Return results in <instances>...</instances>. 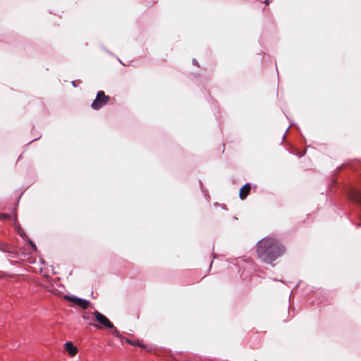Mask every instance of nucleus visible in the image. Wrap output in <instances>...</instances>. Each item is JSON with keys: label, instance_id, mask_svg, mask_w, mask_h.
<instances>
[{"label": "nucleus", "instance_id": "obj_1", "mask_svg": "<svg viewBox=\"0 0 361 361\" xmlns=\"http://www.w3.org/2000/svg\"><path fill=\"white\" fill-rule=\"evenodd\" d=\"M284 251L283 246L273 238H264L257 243V256L264 262L270 263L276 260Z\"/></svg>", "mask_w": 361, "mask_h": 361}, {"label": "nucleus", "instance_id": "obj_2", "mask_svg": "<svg viewBox=\"0 0 361 361\" xmlns=\"http://www.w3.org/2000/svg\"><path fill=\"white\" fill-rule=\"evenodd\" d=\"M109 97L106 96L103 91L97 92L95 99L92 103V108L94 109H99L109 101Z\"/></svg>", "mask_w": 361, "mask_h": 361}, {"label": "nucleus", "instance_id": "obj_3", "mask_svg": "<svg viewBox=\"0 0 361 361\" xmlns=\"http://www.w3.org/2000/svg\"><path fill=\"white\" fill-rule=\"evenodd\" d=\"M95 320L101 325H102L104 327L106 328H113L114 325L113 324L109 321V319L100 313L98 311H94L93 313Z\"/></svg>", "mask_w": 361, "mask_h": 361}, {"label": "nucleus", "instance_id": "obj_4", "mask_svg": "<svg viewBox=\"0 0 361 361\" xmlns=\"http://www.w3.org/2000/svg\"><path fill=\"white\" fill-rule=\"evenodd\" d=\"M349 197L353 201L361 204V192L353 189L349 193Z\"/></svg>", "mask_w": 361, "mask_h": 361}, {"label": "nucleus", "instance_id": "obj_5", "mask_svg": "<svg viewBox=\"0 0 361 361\" xmlns=\"http://www.w3.org/2000/svg\"><path fill=\"white\" fill-rule=\"evenodd\" d=\"M65 350L71 356H74L78 353L77 348L70 341L65 343Z\"/></svg>", "mask_w": 361, "mask_h": 361}, {"label": "nucleus", "instance_id": "obj_6", "mask_svg": "<svg viewBox=\"0 0 361 361\" xmlns=\"http://www.w3.org/2000/svg\"><path fill=\"white\" fill-rule=\"evenodd\" d=\"M250 188H251V187L249 183L244 185L240 188V193H239L240 199L244 200L246 198V197L247 196V195L249 194V192L250 191Z\"/></svg>", "mask_w": 361, "mask_h": 361}, {"label": "nucleus", "instance_id": "obj_7", "mask_svg": "<svg viewBox=\"0 0 361 361\" xmlns=\"http://www.w3.org/2000/svg\"><path fill=\"white\" fill-rule=\"evenodd\" d=\"M77 300L78 302L75 303V305L80 306L82 309H87L90 305V302L87 300H84L79 298V299Z\"/></svg>", "mask_w": 361, "mask_h": 361}, {"label": "nucleus", "instance_id": "obj_8", "mask_svg": "<svg viewBox=\"0 0 361 361\" xmlns=\"http://www.w3.org/2000/svg\"><path fill=\"white\" fill-rule=\"evenodd\" d=\"M64 299H66L68 301H71L73 303L75 304L78 302L77 300H78L79 298H77V297L73 296V295H65L64 296Z\"/></svg>", "mask_w": 361, "mask_h": 361}, {"label": "nucleus", "instance_id": "obj_9", "mask_svg": "<svg viewBox=\"0 0 361 361\" xmlns=\"http://www.w3.org/2000/svg\"><path fill=\"white\" fill-rule=\"evenodd\" d=\"M91 317H92V314L91 313H89V312H85L83 314H82V318L85 320H90L91 319Z\"/></svg>", "mask_w": 361, "mask_h": 361}, {"label": "nucleus", "instance_id": "obj_10", "mask_svg": "<svg viewBox=\"0 0 361 361\" xmlns=\"http://www.w3.org/2000/svg\"><path fill=\"white\" fill-rule=\"evenodd\" d=\"M111 329H112L111 333L113 335L116 336V337H121V334H120L119 331L116 328H114V326Z\"/></svg>", "mask_w": 361, "mask_h": 361}, {"label": "nucleus", "instance_id": "obj_11", "mask_svg": "<svg viewBox=\"0 0 361 361\" xmlns=\"http://www.w3.org/2000/svg\"><path fill=\"white\" fill-rule=\"evenodd\" d=\"M127 342H128V343H130V344H131V345H140V346H141L140 343L139 341H137V342H131L130 341L127 340Z\"/></svg>", "mask_w": 361, "mask_h": 361}, {"label": "nucleus", "instance_id": "obj_12", "mask_svg": "<svg viewBox=\"0 0 361 361\" xmlns=\"http://www.w3.org/2000/svg\"><path fill=\"white\" fill-rule=\"evenodd\" d=\"M9 218V216L5 214H0V219H7Z\"/></svg>", "mask_w": 361, "mask_h": 361}, {"label": "nucleus", "instance_id": "obj_13", "mask_svg": "<svg viewBox=\"0 0 361 361\" xmlns=\"http://www.w3.org/2000/svg\"><path fill=\"white\" fill-rule=\"evenodd\" d=\"M90 324L94 326V327H96L97 329H100L101 328V326H99V324H92V323H90Z\"/></svg>", "mask_w": 361, "mask_h": 361}, {"label": "nucleus", "instance_id": "obj_14", "mask_svg": "<svg viewBox=\"0 0 361 361\" xmlns=\"http://www.w3.org/2000/svg\"><path fill=\"white\" fill-rule=\"evenodd\" d=\"M30 245L35 250H36V245L32 242H30Z\"/></svg>", "mask_w": 361, "mask_h": 361}]
</instances>
